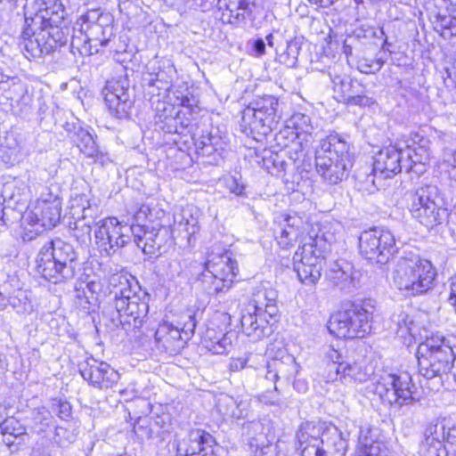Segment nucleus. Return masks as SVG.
Returning <instances> with one entry per match:
<instances>
[{
	"mask_svg": "<svg viewBox=\"0 0 456 456\" xmlns=\"http://www.w3.org/2000/svg\"><path fill=\"white\" fill-rule=\"evenodd\" d=\"M110 284L113 287L111 293L114 298L108 313H103V317L109 316L115 327L133 323L134 328H139L148 314L149 305L138 294V283L116 274L111 276Z\"/></svg>",
	"mask_w": 456,
	"mask_h": 456,
	"instance_id": "1",
	"label": "nucleus"
},
{
	"mask_svg": "<svg viewBox=\"0 0 456 456\" xmlns=\"http://www.w3.org/2000/svg\"><path fill=\"white\" fill-rule=\"evenodd\" d=\"M301 456H345L347 442L335 426L306 421L297 432Z\"/></svg>",
	"mask_w": 456,
	"mask_h": 456,
	"instance_id": "2",
	"label": "nucleus"
},
{
	"mask_svg": "<svg viewBox=\"0 0 456 456\" xmlns=\"http://www.w3.org/2000/svg\"><path fill=\"white\" fill-rule=\"evenodd\" d=\"M317 173L329 184H338L346 179L353 167L349 144L338 134L322 139L315 151Z\"/></svg>",
	"mask_w": 456,
	"mask_h": 456,
	"instance_id": "3",
	"label": "nucleus"
},
{
	"mask_svg": "<svg viewBox=\"0 0 456 456\" xmlns=\"http://www.w3.org/2000/svg\"><path fill=\"white\" fill-rule=\"evenodd\" d=\"M337 233L329 224L322 225L311 242L305 243L295 252L294 269L299 280L305 284H315L322 276L324 256L322 253L337 241Z\"/></svg>",
	"mask_w": 456,
	"mask_h": 456,
	"instance_id": "4",
	"label": "nucleus"
},
{
	"mask_svg": "<svg viewBox=\"0 0 456 456\" xmlns=\"http://www.w3.org/2000/svg\"><path fill=\"white\" fill-rule=\"evenodd\" d=\"M372 315L373 306L370 302H347L331 314L328 330L338 339L362 338L370 331Z\"/></svg>",
	"mask_w": 456,
	"mask_h": 456,
	"instance_id": "5",
	"label": "nucleus"
},
{
	"mask_svg": "<svg viewBox=\"0 0 456 456\" xmlns=\"http://www.w3.org/2000/svg\"><path fill=\"white\" fill-rule=\"evenodd\" d=\"M147 225H128L122 224L114 217L113 229L110 230L111 241L110 247L103 249L108 256L116 252L118 248L126 245L132 236L136 246L142 248L146 255H154L160 253L162 243L167 236V230L159 226H152L151 231L147 230Z\"/></svg>",
	"mask_w": 456,
	"mask_h": 456,
	"instance_id": "6",
	"label": "nucleus"
},
{
	"mask_svg": "<svg viewBox=\"0 0 456 456\" xmlns=\"http://www.w3.org/2000/svg\"><path fill=\"white\" fill-rule=\"evenodd\" d=\"M436 273L432 264L422 259L417 252L403 249L401 256V288L405 296H418L428 292L433 287Z\"/></svg>",
	"mask_w": 456,
	"mask_h": 456,
	"instance_id": "7",
	"label": "nucleus"
},
{
	"mask_svg": "<svg viewBox=\"0 0 456 456\" xmlns=\"http://www.w3.org/2000/svg\"><path fill=\"white\" fill-rule=\"evenodd\" d=\"M278 107L279 100L273 95L255 99L242 111L241 126L256 140V136L268 135L277 124Z\"/></svg>",
	"mask_w": 456,
	"mask_h": 456,
	"instance_id": "8",
	"label": "nucleus"
},
{
	"mask_svg": "<svg viewBox=\"0 0 456 456\" xmlns=\"http://www.w3.org/2000/svg\"><path fill=\"white\" fill-rule=\"evenodd\" d=\"M399 168V149L389 145L380 150L374 158L373 167L364 181H359V191L372 194L385 188L387 181L392 179Z\"/></svg>",
	"mask_w": 456,
	"mask_h": 456,
	"instance_id": "9",
	"label": "nucleus"
},
{
	"mask_svg": "<svg viewBox=\"0 0 456 456\" xmlns=\"http://www.w3.org/2000/svg\"><path fill=\"white\" fill-rule=\"evenodd\" d=\"M206 273L203 282L208 283V293L216 295L231 288L238 272V265L225 251L222 254H209L205 263Z\"/></svg>",
	"mask_w": 456,
	"mask_h": 456,
	"instance_id": "10",
	"label": "nucleus"
},
{
	"mask_svg": "<svg viewBox=\"0 0 456 456\" xmlns=\"http://www.w3.org/2000/svg\"><path fill=\"white\" fill-rule=\"evenodd\" d=\"M442 201L438 196L436 186L421 187L413 196L410 211L412 217L421 224L428 228H433L446 217V209L440 206Z\"/></svg>",
	"mask_w": 456,
	"mask_h": 456,
	"instance_id": "11",
	"label": "nucleus"
},
{
	"mask_svg": "<svg viewBox=\"0 0 456 456\" xmlns=\"http://www.w3.org/2000/svg\"><path fill=\"white\" fill-rule=\"evenodd\" d=\"M417 358L422 375L432 379L447 373L456 357L450 344H419Z\"/></svg>",
	"mask_w": 456,
	"mask_h": 456,
	"instance_id": "12",
	"label": "nucleus"
},
{
	"mask_svg": "<svg viewBox=\"0 0 456 456\" xmlns=\"http://www.w3.org/2000/svg\"><path fill=\"white\" fill-rule=\"evenodd\" d=\"M395 239L389 232L372 228L363 231L359 237V250L370 263L386 264L395 252Z\"/></svg>",
	"mask_w": 456,
	"mask_h": 456,
	"instance_id": "13",
	"label": "nucleus"
},
{
	"mask_svg": "<svg viewBox=\"0 0 456 456\" xmlns=\"http://www.w3.org/2000/svg\"><path fill=\"white\" fill-rule=\"evenodd\" d=\"M32 13H25V23L27 30L33 35L37 28H47L49 25H61L66 15V9L61 0H34Z\"/></svg>",
	"mask_w": 456,
	"mask_h": 456,
	"instance_id": "14",
	"label": "nucleus"
},
{
	"mask_svg": "<svg viewBox=\"0 0 456 456\" xmlns=\"http://www.w3.org/2000/svg\"><path fill=\"white\" fill-rule=\"evenodd\" d=\"M0 104L9 106L11 110L24 117L32 110V94L28 86L16 77L0 80Z\"/></svg>",
	"mask_w": 456,
	"mask_h": 456,
	"instance_id": "15",
	"label": "nucleus"
},
{
	"mask_svg": "<svg viewBox=\"0 0 456 456\" xmlns=\"http://www.w3.org/2000/svg\"><path fill=\"white\" fill-rule=\"evenodd\" d=\"M61 200L49 195L46 199H39L33 208L25 213L23 220L28 224L36 226L37 232H40L42 229H52L56 226L61 218Z\"/></svg>",
	"mask_w": 456,
	"mask_h": 456,
	"instance_id": "16",
	"label": "nucleus"
},
{
	"mask_svg": "<svg viewBox=\"0 0 456 456\" xmlns=\"http://www.w3.org/2000/svg\"><path fill=\"white\" fill-rule=\"evenodd\" d=\"M335 98L347 106L370 107L375 101L365 94L364 86L347 75L330 74Z\"/></svg>",
	"mask_w": 456,
	"mask_h": 456,
	"instance_id": "17",
	"label": "nucleus"
},
{
	"mask_svg": "<svg viewBox=\"0 0 456 456\" xmlns=\"http://www.w3.org/2000/svg\"><path fill=\"white\" fill-rule=\"evenodd\" d=\"M130 84L126 77L108 81L104 90V101L110 113L117 118L128 116L133 102L129 94Z\"/></svg>",
	"mask_w": 456,
	"mask_h": 456,
	"instance_id": "18",
	"label": "nucleus"
},
{
	"mask_svg": "<svg viewBox=\"0 0 456 456\" xmlns=\"http://www.w3.org/2000/svg\"><path fill=\"white\" fill-rule=\"evenodd\" d=\"M248 444L256 452L265 456L276 441L273 422L267 418L253 420L244 425Z\"/></svg>",
	"mask_w": 456,
	"mask_h": 456,
	"instance_id": "19",
	"label": "nucleus"
},
{
	"mask_svg": "<svg viewBox=\"0 0 456 456\" xmlns=\"http://www.w3.org/2000/svg\"><path fill=\"white\" fill-rule=\"evenodd\" d=\"M79 372L83 379L99 388L110 387L118 379V372L104 362L88 358L79 364Z\"/></svg>",
	"mask_w": 456,
	"mask_h": 456,
	"instance_id": "20",
	"label": "nucleus"
},
{
	"mask_svg": "<svg viewBox=\"0 0 456 456\" xmlns=\"http://www.w3.org/2000/svg\"><path fill=\"white\" fill-rule=\"evenodd\" d=\"M449 448L444 425L438 422L430 423L425 429L418 453L419 456H448Z\"/></svg>",
	"mask_w": 456,
	"mask_h": 456,
	"instance_id": "21",
	"label": "nucleus"
},
{
	"mask_svg": "<svg viewBox=\"0 0 456 456\" xmlns=\"http://www.w3.org/2000/svg\"><path fill=\"white\" fill-rule=\"evenodd\" d=\"M186 113L177 110L174 105L167 102H159L156 106V124L168 134H183L191 120L186 118Z\"/></svg>",
	"mask_w": 456,
	"mask_h": 456,
	"instance_id": "22",
	"label": "nucleus"
},
{
	"mask_svg": "<svg viewBox=\"0 0 456 456\" xmlns=\"http://www.w3.org/2000/svg\"><path fill=\"white\" fill-rule=\"evenodd\" d=\"M71 215L74 218H77L75 222V230L79 232L81 234L77 233V237H87L90 238L92 232V226H96V208H93L87 197L85 194L77 195L71 200L70 206Z\"/></svg>",
	"mask_w": 456,
	"mask_h": 456,
	"instance_id": "23",
	"label": "nucleus"
},
{
	"mask_svg": "<svg viewBox=\"0 0 456 456\" xmlns=\"http://www.w3.org/2000/svg\"><path fill=\"white\" fill-rule=\"evenodd\" d=\"M182 318L185 319L182 327L174 326L173 323L168 322L159 323L155 331L156 342H170L175 340L188 342L191 340L196 328L195 316L191 312L188 311Z\"/></svg>",
	"mask_w": 456,
	"mask_h": 456,
	"instance_id": "24",
	"label": "nucleus"
},
{
	"mask_svg": "<svg viewBox=\"0 0 456 456\" xmlns=\"http://www.w3.org/2000/svg\"><path fill=\"white\" fill-rule=\"evenodd\" d=\"M44 246L49 248L51 254L53 253L57 265L62 266L63 273L73 279L77 265V253L73 246L61 239L49 240Z\"/></svg>",
	"mask_w": 456,
	"mask_h": 456,
	"instance_id": "25",
	"label": "nucleus"
},
{
	"mask_svg": "<svg viewBox=\"0 0 456 456\" xmlns=\"http://www.w3.org/2000/svg\"><path fill=\"white\" fill-rule=\"evenodd\" d=\"M36 271L45 280L57 284L71 280L67 277L62 271V266L57 265L53 253L44 245L41 247L36 257Z\"/></svg>",
	"mask_w": 456,
	"mask_h": 456,
	"instance_id": "26",
	"label": "nucleus"
},
{
	"mask_svg": "<svg viewBox=\"0 0 456 456\" xmlns=\"http://www.w3.org/2000/svg\"><path fill=\"white\" fill-rule=\"evenodd\" d=\"M216 439L209 433L197 429L189 434L185 456H219Z\"/></svg>",
	"mask_w": 456,
	"mask_h": 456,
	"instance_id": "27",
	"label": "nucleus"
},
{
	"mask_svg": "<svg viewBox=\"0 0 456 456\" xmlns=\"http://www.w3.org/2000/svg\"><path fill=\"white\" fill-rule=\"evenodd\" d=\"M277 297L278 292L276 289L265 284H261L252 293V298L248 303V310H257L264 316L267 314L273 317L278 314Z\"/></svg>",
	"mask_w": 456,
	"mask_h": 456,
	"instance_id": "28",
	"label": "nucleus"
},
{
	"mask_svg": "<svg viewBox=\"0 0 456 456\" xmlns=\"http://www.w3.org/2000/svg\"><path fill=\"white\" fill-rule=\"evenodd\" d=\"M217 7L224 23L238 25L251 16V8L247 0H218Z\"/></svg>",
	"mask_w": 456,
	"mask_h": 456,
	"instance_id": "29",
	"label": "nucleus"
},
{
	"mask_svg": "<svg viewBox=\"0 0 456 456\" xmlns=\"http://www.w3.org/2000/svg\"><path fill=\"white\" fill-rule=\"evenodd\" d=\"M354 273L352 263L339 259L330 264L325 277L333 286L345 290L354 286Z\"/></svg>",
	"mask_w": 456,
	"mask_h": 456,
	"instance_id": "30",
	"label": "nucleus"
},
{
	"mask_svg": "<svg viewBox=\"0 0 456 456\" xmlns=\"http://www.w3.org/2000/svg\"><path fill=\"white\" fill-rule=\"evenodd\" d=\"M75 134L76 138L74 141L79 148L80 152L87 159H90L93 163H97L104 167L110 162L108 153L100 151L93 135L88 131L80 127Z\"/></svg>",
	"mask_w": 456,
	"mask_h": 456,
	"instance_id": "31",
	"label": "nucleus"
},
{
	"mask_svg": "<svg viewBox=\"0 0 456 456\" xmlns=\"http://www.w3.org/2000/svg\"><path fill=\"white\" fill-rule=\"evenodd\" d=\"M0 433L11 452L18 451V445L24 444L28 438L26 427L13 417L6 418L0 423Z\"/></svg>",
	"mask_w": 456,
	"mask_h": 456,
	"instance_id": "32",
	"label": "nucleus"
},
{
	"mask_svg": "<svg viewBox=\"0 0 456 456\" xmlns=\"http://www.w3.org/2000/svg\"><path fill=\"white\" fill-rule=\"evenodd\" d=\"M300 218L287 216L284 224L274 230L275 239L281 248H288L297 241L300 233Z\"/></svg>",
	"mask_w": 456,
	"mask_h": 456,
	"instance_id": "33",
	"label": "nucleus"
},
{
	"mask_svg": "<svg viewBox=\"0 0 456 456\" xmlns=\"http://www.w3.org/2000/svg\"><path fill=\"white\" fill-rule=\"evenodd\" d=\"M112 37V27H104L99 23L91 24L85 35V38H88L89 42H92L91 45L95 53H99V46H108Z\"/></svg>",
	"mask_w": 456,
	"mask_h": 456,
	"instance_id": "34",
	"label": "nucleus"
},
{
	"mask_svg": "<svg viewBox=\"0 0 456 456\" xmlns=\"http://www.w3.org/2000/svg\"><path fill=\"white\" fill-rule=\"evenodd\" d=\"M169 93H171L175 97V101L172 105L175 106L176 104L186 108L190 113L194 110V108L198 107V101L186 83L172 86Z\"/></svg>",
	"mask_w": 456,
	"mask_h": 456,
	"instance_id": "35",
	"label": "nucleus"
},
{
	"mask_svg": "<svg viewBox=\"0 0 456 456\" xmlns=\"http://www.w3.org/2000/svg\"><path fill=\"white\" fill-rule=\"evenodd\" d=\"M377 430L372 429L369 426H362L359 431L358 445L359 453L358 456L367 455L370 449L374 447L379 450V452H385L383 450V444L377 440Z\"/></svg>",
	"mask_w": 456,
	"mask_h": 456,
	"instance_id": "36",
	"label": "nucleus"
},
{
	"mask_svg": "<svg viewBox=\"0 0 456 456\" xmlns=\"http://www.w3.org/2000/svg\"><path fill=\"white\" fill-rule=\"evenodd\" d=\"M419 399L420 393L410 373L401 372V407L418 403Z\"/></svg>",
	"mask_w": 456,
	"mask_h": 456,
	"instance_id": "37",
	"label": "nucleus"
},
{
	"mask_svg": "<svg viewBox=\"0 0 456 456\" xmlns=\"http://www.w3.org/2000/svg\"><path fill=\"white\" fill-rule=\"evenodd\" d=\"M434 28L439 32L444 39H450L456 36V16L437 12L433 21Z\"/></svg>",
	"mask_w": 456,
	"mask_h": 456,
	"instance_id": "38",
	"label": "nucleus"
},
{
	"mask_svg": "<svg viewBox=\"0 0 456 456\" xmlns=\"http://www.w3.org/2000/svg\"><path fill=\"white\" fill-rule=\"evenodd\" d=\"M114 217L103 218L96 223L94 230V240L98 248L102 251L110 247L111 241L110 232L113 229Z\"/></svg>",
	"mask_w": 456,
	"mask_h": 456,
	"instance_id": "39",
	"label": "nucleus"
},
{
	"mask_svg": "<svg viewBox=\"0 0 456 456\" xmlns=\"http://www.w3.org/2000/svg\"><path fill=\"white\" fill-rule=\"evenodd\" d=\"M175 224L177 228L186 232L190 238L199 231L198 211L193 214L191 208L183 209L179 216V220H175Z\"/></svg>",
	"mask_w": 456,
	"mask_h": 456,
	"instance_id": "40",
	"label": "nucleus"
},
{
	"mask_svg": "<svg viewBox=\"0 0 456 456\" xmlns=\"http://www.w3.org/2000/svg\"><path fill=\"white\" fill-rule=\"evenodd\" d=\"M301 137L310 135L314 130L311 118L301 112L294 113L286 122Z\"/></svg>",
	"mask_w": 456,
	"mask_h": 456,
	"instance_id": "41",
	"label": "nucleus"
},
{
	"mask_svg": "<svg viewBox=\"0 0 456 456\" xmlns=\"http://www.w3.org/2000/svg\"><path fill=\"white\" fill-rule=\"evenodd\" d=\"M77 436V430L75 426L69 425V427L57 426L55 427L53 442L61 447H68L73 444Z\"/></svg>",
	"mask_w": 456,
	"mask_h": 456,
	"instance_id": "42",
	"label": "nucleus"
},
{
	"mask_svg": "<svg viewBox=\"0 0 456 456\" xmlns=\"http://www.w3.org/2000/svg\"><path fill=\"white\" fill-rule=\"evenodd\" d=\"M242 406V402L238 403L237 400L230 396H225L224 399H221L217 405L219 411L224 416L232 419H240L244 416Z\"/></svg>",
	"mask_w": 456,
	"mask_h": 456,
	"instance_id": "43",
	"label": "nucleus"
},
{
	"mask_svg": "<svg viewBox=\"0 0 456 456\" xmlns=\"http://www.w3.org/2000/svg\"><path fill=\"white\" fill-rule=\"evenodd\" d=\"M34 428L37 433H44L49 428L54 427V419L50 411L42 407L33 412Z\"/></svg>",
	"mask_w": 456,
	"mask_h": 456,
	"instance_id": "44",
	"label": "nucleus"
},
{
	"mask_svg": "<svg viewBox=\"0 0 456 456\" xmlns=\"http://www.w3.org/2000/svg\"><path fill=\"white\" fill-rule=\"evenodd\" d=\"M219 138L211 134H202L195 140L197 153L202 156H211L216 151V145Z\"/></svg>",
	"mask_w": 456,
	"mask_h": 456,
	"instance_id": "45",
	"label": "nucleus"
},
{
	"mask_svg": "<svg viewBox=\"0 0 456 456\" xmlns=\"http://www.w3.org/2000/svg\"><path fill=\"white\" fill-rule=\"evenodd\" d=\"M301 44L298 39L294 38L287 42V47L280 55L281 61L288 67H294L297 64Z\"/></svg>",
	"mask_w": 456,
	"mask_h": 456,
	"instance_id": "46",
	"label": "nucleus"
},
{
	"mask_svg": "<svg viewBox=\"0 0 456 456\" xmlns=\"http://www.w3.org/2000/svg\"><path fill=\"white\" fill-rule=\"evenodd\" d=\"M299 138L300 136L297 132L286 123V125L275 134L273 140L277 146L281 149H286Z\"/></svg>",
	"mask_w": 456,
	"mask_h": 456,
	"instance_id": "47",
	"label": "nucleus"
},
{
	"mask_svg": "<svg viewBox=\"0 0 456 456\" xmlns=\"http://www.w3.org/2000/svg\"><path fill=\"white\" fill-rule=\"evenodd\" d=\"M8 302L18 314H25L32 309L31 302L23 290H17L9 297Z\"/></svg>",
	"mask_w": 456,
	"mask_h": 456,
	"instance_id": "48",
	"label": "nucleus"
},
{
	"mask_svg": "<svg viewBox=\"0 0 456 456\" xmlns=\"http://www.w3.org/2000/svg\"><path fill=\"white\" fill-rule=\"evenodd\" d=\"M135 436L142 441L156 437L155 431L151 424V419L144 417L139 418L134 425Z\"/></svg>",
	"mask_w": 456,
	"mask_h": 456,
	"instance_id": "49",
	"label": "nucleus"
},
{
	"mask_svg": "<svg viewBox=\"0 0 456 456\" xmlns=\"http://www.w3.org/2000/svg\"><path fill=\"white\" fill-rule=\"evenodd\" d=\"M384 62L385 61L381 56L374 59L362 57L357 61V69L361 73L373 74L381 69Z\"/></svg>",
	"mask_w": 456,
	"mask_h": 456,
	"instance_id": "50",
	"label": "nucleus"
},
{
	"mask_svg": "<svg viewBox=\"0 0 456 456\" xmlns=\"http://www.w3.org/2000/svg\"><path fill=\"white\" fill-rule=\"evenodd\" d=\"M85 35L86 33H83L82 30H78L77 35H72L70 42L71 47L77 49L81 54H94L95 53L91 45L92 42H89L88 38H85Z\"/></svg>",
	"mask_w": 456,
	"mask_h": 456,
	"instance_id": "51",
	"label": "nucleus"
},
{
	"mask_svg": "<svg viewBox=\"0 0 456 456\" xmlns=\"http://www.w3.org/2000/svg\"><path fill=\"white\" fill-rule=\"evenodd\" d=\"M264 316L257 310H248V304L241 310L240 322L245 329L256 330L257 328V318Z\"/></svg>",
	"mask_w": 456,
	"mask_h": 456,
	"instance_id": "52",
	"label": "nucleus"
},
{
	"mask_svg": "<svg viewBox=\"0 0 456 456\" xmlns=\"http://www.w3.org/2000/svg\"><path fill=\"white\" fill-rule=\"evenodd\" d=\"M151 424L155 431L156 437L165 438V435L169 432L170 418L167 415L156 416L151 419Z\"/></svg>",
	"mask_w": 456,
	"mask_h": 456,
	"instance_id": "53",
	"label": "nucleus"
},
{
	"mask_svg": "<svg viewBox=\"0 0 456 456\" xmlns=\"http://www.w3.org/2000/svg\"><path fill=\"white\" fill-rule=\"evenodd\" d=\"M304 141H306L305 138L300 137L298 140L286 148L287 155L291 160H293L294 163L301 161V159L305 155V146L304 144Z\"/></svg>",
	"mask_w": 456,
	"mask_h": 456,
	"instance_id": "54",
	"label": "nucleus"
},
{
	"mask_svg": "<svg viewBox=\"0 0 456 456\" xmlns=\"http://www.w3.org/2000/svg\"><path fill=\"white\" fill-rule=\"evenodd\" d=\"M35 35H38V39L41 41L40 47L42 48L43 56L53 53L58 48L54 40L46 32V28H37Z\"/></svg>",
	"mask_w": 456,
	"mask_h": 456,
	"instance_id": "55",
	"label": "nucleus"
},
{
	"mask_svg": "<svg viewBox=\"0 0 456 456\" xmlns=\"http://www.w3.org/2000/svg\"><path fill=\"white\" fill-rule=\"evenodd\" d=\"M41 41L38 39V35L35 38H28L24 42V50L27 58H41L43 57L42 48L40 47Z\"/></svg>",
	"mask_w": 456,
	"mask_h": 456,
	"instance_id": "56",
	"label": "nucleus"
},
{
	"mask_svg": "<svg viewBox=\"0 0 456 456\" xmlns=\"http://www.w3.org/2000/svg\"><path fill=\"white\" fill-rule=\"evenodd\" d=\"M50 37L54 40L57 47L62 46L68 42V34L61 28V25L52 24L46 28Z\"/></svg>",
	"mask_w": 456,
	"mask_h": 456,
	"instance_id": "57",
	"label": "nucleus"
},
{
	"mask_svg": "<svg viewBox=\"0 0 456 456\" xmlns=\"http://www.w3.org/2000/svg\"><path fill=\"white\" fill-rule=\"evenodd\" d=\"M344 375H347L354 379L355 381L363 382L368 379L370 374L367 372H362L360 367L357 364H346L341 370Z\"/></svg>",
	"mask_w": 456,
	"mask_h": 456,
	"instance_id": "58",
	"label": "nucleus"
},
{
	"mask_svg": "<svg viewBox=\"0 0 456 456\" xmlns=\"http://www.w3.org/2000/svg\"><path fill=\"white\" fill-rule=\"evenodd\" d=\"M161 216H164L163 211L157 209V208H151L150 207V215L147 217V226L148 227H145V228L149 231H151L152 229V226H159L161 228H166L167 230V236L165 241L162 243V245H163L166 243L167 238L169 237V229L167 226L162 225L161 223L159 222V220L161 218Z\"/></svg>",
	"mask_w": 456,
	"mask_h": 456,
	"instance_id": "59",
	"label": "nucleus"
},
{
	"mask_svg": "<svg viewBox=\"0 0 456 456\" xmlns=\"http://www.w3.org/2000/svg\"><path fill=\"white\" fill-rule=\"evenodd\" d=\"M52 408L53 412H55L61 419L68 420V419L71 417L72 408L70 403L67 401H55Z\"/></svg>",
	"mask_w": 456,
	"mask_h": 456,
	"instance_id": "60",
	"label": "nucleus"
},
{
	"mask_svg": "<svg viewBox=\"0 0 456 456\" xmlns=\"http://www.w3.org/2000/svg\"><path fill=\"white\" fill-rule=\"evenodd\" d=\"M226 188L237 196H243L245 194V186L240 183L236 177H230L225 182Z\"/></svg>",
	"mask_w": 456,
	"mask_h": 456,
	"instance_id": "61",
	"label": "nucleus"
},
{
	"mask_svg": "<svg viewBox=\"0 0 456 456\" xmlns=\"http://www.w3.org/2000/svg\"><path fill=\"white\" fill-rule=\"evenodd\" d=\"M392 379L391 388L387 389L386 396L390 403H396L399 400L398 377L393 375Z\"/></svg>",
	"mask_w": 456,
	"mask_h": 456,
	"instance_id": "62",
	"label": "nucleus"
},
{
	"mask_svg": "<svg viewBox=\"0 0 456 456\" xmlns=\"http://www.w3.org/2000/svg\"><path fill=\"white\" fill-rule=\"evenodd\" d=\"M155 346L161 354L168 356L176 355L182 349L180 344H155Z\"/></svg>",
	"mask_w": 456,
	"mask_h": 456,
	"instance_id": "63",
	"label": "nucleus"
},
{
	"mask_svg": "<svg viewBox=\"0 0 456 456\" xmlns=\"http://www.w3.org/2000/svg\"><path fill=\"white\" fill-rule=\"evenodd\" d=\"M150 215V206L149 205H142L138 210L134 213V220L136 224L133 225H147V217Z\"/></svg>",
	"mask_w": 456,
	"mask_h": 456,
	"instance_id": "64",
	"label": "nucleus"
}]
</instances>
